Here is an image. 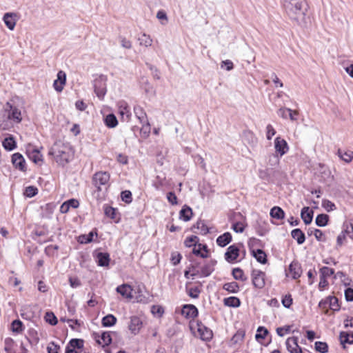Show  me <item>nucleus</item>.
<instances>
[{
  "label": "nucleus",
  "instance_id": "obj_1",
  "mask_svg": "<svg viewBox=\"0 0 353 353\" xmlns=\"http://www.w3.org/2000/svg\"><path fill=\"white\" fill-rule=\"evenodd\" d=\"M283 6L291 20L299 25L305 23L308 8L306 0H283Z\"/></svg>",
  "mask_w": 353,
  "mask_h": 353
},
{
  "label": "nucleus",
  "instance_id": "obj_2",
  "mask_svg": "<svg viewBox=\"0 0 353 353\" xmlns=\"http://www.w3.org/2000/svg\"><path fill=\"white\" fill-rule=\"evenodd\" d=\"M48 154L53 156L59 165L64 166L70 161L72 157V150L68 144H65L61 141H57L50 148Z\"/></svg>",
  "mask_w": 353,
  "mask_h": 353
},
{
  "label": "nucleus",
  "instance_id": "obj_3",
  "mask_svg": "<svg viewBox=\"0 0 353 353\" xmlns=\"http://www.w3.org/2000/svg\"><path fill=\"white\" fill-rule=\"evenodd\" d=\"M216 261L215 259H210L205 263V264L201 268V270L198 269V263L192 262L190 269L192 270V273L191 276L192 279L195 276H199L200 277L209 276L214 271V267L216 265Z\"/></svg>",
  "mask_w": 353,
  "mask_h": 353
},
{
  "label": "nucleus",
  "instance_id": "obj_4",
  "mask_svg": "<svg viewBox=\"0 0 353 353\" xmlns=\"http://www.w3.org/2000/svg\"><path fill=\"white\" fill-rule=\"evenodd\" d=\"M7 105L9 106L10 110L8 111L5 110L0 114V127L3 130L6 129L8 127V125L4 123L6 118L9 120H12L16 123H20L22 120L20 110L15 106H12L9 103H7Z\"/></svg>",
  "mask_w": 353,
  "mask_h": 353
},
{
  "label": "nucleus",
  "instance_id": "obj_5",
  "mask_svg": "<svg viewBox=\"0 0 353 353\" xmlns=\"http://www.w3.org/2000/svg\"><path fill=\"white\" fill-rule=\"evenodd\" d=\"M107 79H108L105 75L101 74L94 81V92L98 97V98L101 100L103 99L105 95L106 94Z\"/></svg>",
  "mask_w": 353,
  "mask_h": 353
},
{
  "label": "nucleus",
  "instance_id": "obj_6",
  "mask_svg": "<svg viewBox=\"0 0 353 353\" xmlns=\"http://www.w3.org/2000/svg\"><path fill=\"white\" fill-rule=\"evenodd\" d=\"M110 177V174L107 172H96L92 178L93 183L99 191L102 190L101 186H104L107 189Z\"/></svg>",
  "mask_w": 353,
  "mask_h": 353
},
{
  "label": "nucleus",
  "instance_id": "obj_7",
  "mask_svg": "<svg viewBox=\"0 0 353 353\" xmlns=\"http://www.w3.org/2000/svg\"><path fill=\"white\" fill-rule=\"evenodd\" d=\"M252 284L256 288L262 289L265 285V273L259 270L252 271Z\"/></svg>",
  "mask_w": 353,
  "mask_h": 353
},
{
  "label": "nucleus",
  "instance_id": "obj_8",
  "mask_svg": "<svg viewBox=\"0 0 353 353\" xmlns=\"http://www.w3.org/2000/svg\"><path fill=\"white\" fill-rule=\"evenodd\" d=\"M274 148L281 157L286 154L289 150L286 141L279 137H276L274 140Z\"/></svg>",
  "mask_w": 353,
  "mask_h": 353
},
{
  "label": "nucleus",
  "instance_id": "obj_9",
  "mask_svg": "<svg viewBox=\"0 0 353 353\" xmlns=\"http://www.w3.org/2000/svg\"><path fill=\"white\" fill-rule=\"evenodd\" d=\"M239 256V249L236 245L229 246L225 253V259L229 263H232Z\"/></svg>",
  "mask_w": 353,
  "mask_h": 353
},
{
  "label": "nucleus",
  "instance_id": "obj_10",
  "mask_svg": "<svg viewBox=\"0 0 353 353\" xmlns=\"http://www.w3.org/2000/svg\"><path fill=\"white\" fill-rule=\"evenodd\" d=\"M286 347L291 353H302L301 347L298 345L297 337H290L286 341Z\"/></svg>",
  "mask_w": 353,
  "mask_h": 353
},
{
  "label": "nucleus",
  "instance_id": "obj_11",
  "mask_svg": "<svg viewBox=\"0 0 353 353\" xmlns=\"http://www.w3.org/2000/svg\"><path fill=\"white\" fill-rule=\"evenodd\" d=\"M198 314V310L194 305H184L181 310V314L187 319H194Z\"/></svg>",
  "mask_w": 353,
  "mask_h": 353
},
{
  "label": "nucleus",
  "instance_id": "obj_12",
  "mask_svg": "<svg viewBox=\"0 0 353 353\" xmlns=\"http://www.w3.org/2000/svg\"><path fill=\"white\" fill-rule=\"evenodd\" d=\"M12 163L15 168L19 169L21 171L26 170V161L20 153L17 152L12 154Z\"/></svg>",
  "mask_w": 353,
  "mask_h": 353
},
{
  "label": "nucleus",
  "instance_id": "obj_13",
  "mask_svg": "<svg viewBox=\"0 0 353 353\" xmlns=\"http://www.w3.org/2000/svg\"><path fill=\"white\" fill-rule=\"evenodd\" d=\"M197 325H198L197 331L201 336V339L203 341H210L213 336L212 331L210 329H209L208 327H205L201 323H198Z\"/></svg>",
  "mask_w": 353,
  "mask_h": 353
},
{
  "label": "nucleus",
  "instance_id": "obj_14",
  "mask_svg": "<svg viewBox=\"0 0 353 353\" xmlns=\"http://www.w3.org/2000/svg\"><path fill=\"white\" fill-rule=\"evenodd\" d=\"M142 327V321L141 319L136 316H132L130 319V324L128 325V328L130 330L131 333L133 334H137L140 331Z\"/></svg>",
  "mask_w": 353,
  "mask_h": 353
},
{
  "label": "nucleus",
  "instance_id": "obj_15",
  "mask_svg": "<svg viewBox=\"0 0 353 353\" xmlns=\"http://www.w3.org/2000/svg\"><path fill=\"white\" fill-rule=\"evenodd\" d=\"M17 14L12 12H7L3 16V21L8 29L12 30L16 25Z\"/></svg>",
  "mask_w": 353,
  "mask_h": 353
},
{
  "label": "nucleus",
  "instance_id": "obj_16",
  "mask_svg": "<svg viewBox=\"0 0 353 353\" xmlns=\"http://www.w3.org/2000/svg\"><path fill=\"white\" fill-rule=\"evenodd\" d=\"M314 212L309 207H303L301 212V217L305 225L312 223Z\"/></svg>",
  "mask_w": 353,
  "mask_h": 353
},
{
  "label": "nucleus",
  "instance_id": "obj_17",
  "mask_svg": "<svg viewBox=\"0 0 353 353\" xmlns=\"http://www.w3.org/2000/svg\"><path fill=\"white\" fill-rule=\"evenodd\" d=\"M96 258L99 266L106 267L109 265L110 258L108 252H99L97 254Z\"/></svg>",
  "mask_w": 353,
  "mask_h": 353
},
{
  "label": "nucleus",
  "instance_id": "obj_18",
  "mask_svg": "<svg viewBox=\"0 0 353 353\" xmlns=\"http://www.w3.org/2000/svg\"><path fill=\"white\" fill-rule=\"evenodd\" d=\"M289 270L294 279L299 278L302 273L301 265L297 261H292L289 266Z\"/></svg>",
  "mask_w": 353,
  "mask_h": 353
},
{
  "label": "nucleus",
  "instance_id": "obj_19",
  "mask_svg": "<svg viewBox=\"0 0 353 353\" xmlns=\"http://www.w3.org/2000/svg\"><path fill=\"white\" fill-rule=\"evenodd\" d=\"M28 154L30 159H31L34 163L40 164L43 162V156L38 149L33 148L32 151L28 150Z\"/></svg>",
  "mask_w": 353,
  "mask_h": 353
},
{
  "label": "nucleus",
  "instance_id": "obj_20",
  "mask_svg": "<svg viewBox=\"0 0 353 353\" xmlns=\"http://www.w3.org/2000/svg\"><path fill=\"white\" fill-rule=\"evenodd\" d=\"M252 254L261 264H265L268 261L267 255L261 249L252 250Z\"/></svg>",
  "mask_w": 353,
  "mask_h": 353
},
{
  "label": "nucleus",
  "instance_id": "obj_21",
  "mask_svg": "<svg viewBox=\"0 0 353 353\" xmlns=\"http://www.w3.org/2000/svg\"><path fill=\"white\" fill-rule=\"evenodd\" d=\"M193 212L190 207L185 205L179 212V218L184 221H188L191 219Z\"/></svg>",
  "mask_w": 353,
  "mask_h": 353
},
{
  "label": "nucleus",
  "instance_id": "obj_22",
  "mask_svg": "<svg viewBox=\"0 0 353 353\" xmlns=\"http://www.w3.org/2000/svg\"><path fill=\"white\" fill-rule=\"evenodd\" d=\"M117 292L119 293L121 296L127 299H132V289L131 287L128 284H123L119 285L117 289Z\"/></svg>",
  "mask_w": 353,
  "mask_h": 353
},
{
  "label": "nucleus",
  "instance_id": "obj_23",
  "mask_svg": "<svg viewBox=\"0 0 353 353\" xmlns=\"http://www.w3.org/2000/svg\"><path fill=\"white\" fill-rule=\"evenodd\" d=\"M232 241V235L230 232H227L220 235L216 239V243L220 247H225L229 244Z\"/></svg>",
  "mask_w": 353,
  "mask_h": 353
},
{
  "label": "nucleus",
  "instance_id": "obj_24",
  "mask_svg": "<svg viewBox=\"0 0 353 353\" xmlns=\"http://www.w3.org/2000/svg\"><path fill=\"white\" fill-rule=\"evenodd\" d=\"M134 112L137 118L140 121V123H145V121L146 120H148L147 114H146L145 110H143V108L141 105H136L134 107Z\"/></svg>",
  "mask_w": 353,
  "mask_h": 353
},
{
  "label": "nucleus",
  "instance_id": "obj_25",
  "mask_svg": "<svg viewBox=\"0 0 353 353\" xmlns=\"http://www.w3.org/2000/svg\"><path fill=\"white\" fill-rule=\"evenodd\" d=\"M291 236L294 239L296 240L299 245L303 244L305 241V234L299 228L294 229L291 232Z\"/></svg>",
  "mask_w": 353,
  "mask_h": 353
},
{
  "label": "nucleus",
  "instance_id": "obj_26",
  "mask_svg": "<svg viewBox=\"0 0 353 353\" xmlns=\"http://www.w3.org/2000/svg\"><path fill=\"white\" fill-rule=\"evenodd\" d=\"M194 229L200 230V233L201 234H206L209 232V228L205 225V221L201 219L197 221V222L194 224L191 228L192 232H196Z\"/></svg>",
  "mask_w": 353,
  "mask_h": 353
},
{
  "label": "nucleus",
  "instance_id": "obj_27",
  "mask_svg": "<svg viewBox=\"0 0 353 353\" xmlns=\"http://www.w3.org/2000/svg\"><path fill=\"white\" fill-rule=\"evenodd\" d=\"M223 303L228 307H238L241 305V301L236 296H230L223 299Z\"/></svg>",
  "mask_w": 353,
  "mask_h": 353
},
{
  "label": "nucleus",
  "instance_id": "obj_28",
  "mask_svg": "<svg viewBox=\"0 0 353 353\" xmlns=\"http://www.w3.org/2000/svg\"><path fill=\"white\" fill-rule=\"evenodd\" d=\"M337 154L340 159L346 163H350L353 160V152L350 150L343 151L341 149L338 150Z\"/></svg>",
  "mask_w": 353,
  "mask_h": 353
},
{
  "label": "nucleus",
  "instance_id": "obj_29",
  "mask_svg": "<svg viewBox=\"0 0 353 353\" xmlns=\"http://www.w3.org/2000/svg\"><path fill=\"white\" fill-rule=\"evenodd\" d=\"M104 123L107 127L113 128L118 125V120L114 114H109L104 118Z\"/></svg>",
  "mask_w": 353,
  "mask_h": 353
},
{
  "label": "nucleus",
  "instance_id": "obj_30",
  "mask_svg": "<svg viewBox=\"0 0 353 353\" xmlns=\"http://www.w3.org/2000/svg\"><path fill=\"white\" fill-rule=\"evenodd\" d=\"M270 216L278 220H281L285 216V212L284 211L278 206H274L270 210Z\"/></svg>",
  "mask_w": 353,
  "mask_h": 353
},
{
  "label": "nucleus",
  "instance_id": "obj_31",
  "mask_svg": "<svg viewBox=\"0 0 353 353\" xmlns=\"http://www.w3.org/2000/svg\"><path fill=\"white\" fill-rule=\"evenodd\" d=\"M117 323V318L112 314H108L103 317L101 323L103 327H111Z\"/></svg>",
  "mask_w": 353,
  "mask_h": 353
},
{
  "label": "nucleus",
  "instance_id": "obj_32",
  "mask_svg": "<svg viewBox=\"0 0 353 353\" xmlns=\"http://www.w3.org/2000/svg\"><path fill=\"white\" fill-rule=\"evenodd\" d=\"M223 289L228 291L230 293L236 294L239 290V286L236 282L232 281L225 283L223 286Z\"/></svg>",
  "mask_w": 353,
  "mask_h": 353
},
{
  "label": "nucleus",
  "instance_id": "obj_33",
  "mask_svg": "<svg viewBox=\"0 0 353 353\" xmlns=\"http://www.w3.org/2000/svg\"><path fill=\"white\" fill-rule=\"evenodd\" d=\"M119 114H121V119L123 121H129L130 117H131V112L130 110L129 107L125 105H121L119 107Z\"/></svg>",
  "mask_w": 353,
  "mask_h": 353
},
{
  "label": "nucleus",
  "instance_id": "obj_34",
  "mask_svg": "<svg viewBox=\"0 0 353 353\" xmlns=\"http://www.w3.org/2000/svg\"><path fill=\"white\" fill-rule=\"evenodd\" d=\"M3 148L8 151H11L16 148V142L13 137L5 138L2 142Z\"/></svg>",
  "mask_w": 353,
  "mask_h": 353
},
{
  "label": "nucleus",
  "instance_id": "obj_35",
  "mask_svg": "<svg viewBox=\"0 0 353 353\" xmlns=\"http://www.w3.org/2000/svg\"><path fill=\"white\" fill-rule=\"evenodd\" d=\"M97 236V233L94 231L90 232L88 234H83L79 236V242L80 243H89L93 241L94 236Z\"/></svg>",
  "mask_w": 353,
  "mask_h": 353
},
{
  "label": "nucleus",
  "instance_id": "obj_36",
  "mask_svg": "<svg viewBox=\"0 0 353 353\" xmlns=\"http://www.w3.org/2000/svg\"><path fill=\"white\" fill-rule=\"evenodd\" d=\"M329 221V216L326 214H318L315 219V223L319 227L325 226Z\"/></svg>",
  "mask_w": 353,
  "mask_h": 353
},
{
  "label": "nucleus",
  "instance_id": "obj_37",
  "mask_svg": "<svg viewBox=\"0 0 353 353\" xmlns=\"http://www.w3.org/2000/svg\"><path fill=\"white\" fill-rule=\"evenodd\" d=\"M101 340H97V342L103 346L110 345L112 343L110 332H103L101 335Z\"/></svg>",
  "mask_w": 353,
  "mask_h": 353
},
{
  "label": "nucleus",
  "instance_id": "obj_38",
  "mask_svg": "<svg viewBox=\"0 0 353 353\" xmlns=\"http://www.w3.org/2000/svg\"><path fill=\"white\" fill-rule=\"evenodd\" d=\"M138 41L140 46H143L145 47H149L152 43V39H151L150 36L145 33L139 37Z\"/></svg>",
  "mask_w": 353,
  "mask_h": 353
},
{
  "label": "nucleus",
  "instance_id": "obj_39",
  "mask_svg": "<svg viewBox=\"0 0 353 353\" xmlns=\"http://www.w3.org/2000/svg\"><path fill=\"white\" fill-rule=\"evenodd\" d=\"M232 276L234 279L236 280L245 281L248 279L247 276H245L243 271L239 268H236L233 269Z\"/></svg>",
  "mask_w": 353,
  "mask_h": 353
},
{
  "label": "nucleus",
  "instance_id": "obj_40",
  "mask_svg": "<svg viewBox=\"0 0 353 353\" xmlns=\"http://www.w3.org/2000/svg\"><path fill=\"white\" fill-rule=\"evenodd\" d=\"M340 343L343 346V349L346 348L345 344H351V339H350V334L346 332H341L339 334Z\"/></svg>",
  "mask_w": 353,
  "mask_h": 353
},
{
  "label": "nucleus",
  "instance_id": "obj_41",
  "mask_svg": "<svg viewBox=\"0 0 353 353\" xmlns=\"http://www.w3.org/2000/svg\"><path fill=\"white\" fill-rule=\"evenodd\" d=\"M329 307L333 311H339L340 305L339 304V299L336 296H328Z\"/></svg>",
  "mask_w": 353,
  "mask_h": 353
},
{
  "label": "nucleus",
  "instance_id": "obj_42",
  "mask_svg": "<svg viewBox=\"0 0 353 353\" xmlns=\"http://www.w3.org/2000/svg\"><path fill=\"white\" fill-rule=\"evenodd\" d=\"M314 348L316 351L321 353H326L328 352V345L325 342L316 341Z\"/></svg>",
  "mask_w": 353,
  "mask_h": 353
},
{
  "label": "nucleus",
  "instance_id": "obj_43",
  "mask_svg": "<svg viewBox=\"0 0 353 353\" xmlns=\"http://www.w3.org/2000/svg\"><path fill=\"white\" fill-rule=\"evenodd\" d=\"M334 274V270L326 266L322 267L320 269V276L327 279Z\"/></svg>",
  "mask_w": 353,
  "mask_h": 353
},
{
  "label": "nucleus",
  "instance_id": "obj_44",
  "mask_svg": "<svg viewBox=\"0 0 353 353\" xmlns=\"http://www.w3.org/2000/svg\"><path fill=\"white\" fill-rule=\"evenodd\" d=\"M322 207L328 212L336 209L335 204L328 199H323Z\"/></svg>",
  "mask_w": 353,
  "mask_h": 353
},
{
  "label": "nucleus",
  "instance_id": "obj_45",
  "mask_svg": "<svg viewBox=\"0 0 353 353\" xmlns=\"http://www.w3.org/2000/svg\"><path fill=\"white\" fill-rule=\"evenodd\" d=\"M44 318L46 321L51 325H55L58 323L57 319L53 312H46Z\"/></svg>",
  "mask_w": 353,
  "mask_h": 353
},
{
  "label": "nucleus",
  "instance_id": "obj_46",
  "mask_svg": "<svg viewBox=\"0 0 353 353\" xmlns=\"http://www.w3.org/2000/svg\"><path fill=\"white\" fill-rule=\"evenodd\" d=\"M268 330L265 327L260 326L257 329L255 337L256 340H259L260 339H263L268 334Z\"/></svg>",
  "mask_w": 353,
  "mask_h": 353
},
{
  "label": "nucleus",
  "instance_id": "obj_47",
  "mask_svg": "<svg viewBox=\"0 0 353 353\" xmlns=\"http://www.w3.org/2000/svg\"><path fill=\"white\" fill-rule=\"evenodd\" d=\"M192 253L196 256H199L203 259L208 257V254L202 252L201 247L199 246V243H194V246L192 249Z\"/></svg>",
  "mask_w": 353,
  "mask_h": 353
},
{
  "label": "nucleus",
  "instance_id": "obj_48",
  "mask_svg": "<svg viewBox=\"0 0 353 353\" xmlns=\"http://www.w3.org/2000/svg\"><path fill=\"white\" fill-rule=\"evenodd\" d=\"M69 344L72 347V349H81L83 347V341L79 339H72L70 341Z\"/></svg>",
  "mask_w": 353,
  "mask_h": 353
},
{
  "label": "nucleus",
  "instance_id": "obj_49",
  "mask_svg": "<svg viewBox=\"0 0 353 353\" xmlns=\"http://www.w3.org/2000/svg\"><path fill=\"white\" fill-rule=\"evenodd\" d=\"M121 200L126 203H130L132 200V193L130 190H124L121 193Z\"/></svg>",
  "mask_w": 353,
  "mask_h": 353
},
{
  "label": "nucleus",
  "instance_id": "obj_50",
  "mask_svg": "<svg viewBox=\"0 0 353 353\" xmlns=\"http://www.w3.org/2000/svg\"><path fill=\"white\" fill-rule=\"evenodd\" d=\"M104 213L106 216L114 219L116 218V209L111 206H105Z\"/></svg>",
  "mask_w": 353,
  "mask_h": 353
},
{
  "label": "nucleus",
  "instance_id": "obj_51",
  "mask_svg": "<svg viewBox=\"0 0 353 353\" xmlns=\"http://www.w3.org/2000/svg\"><path fill=\"white\" fill-rule=\"evenodd\" d=\"M138 295L136 296V300L139 303H146L148 302V298L141 294L142 290L140 285L137 288Z\"/></svg>",
  "mask_w": 353,
  "mask_h": 353
},
{
  "label": "nucleus",
  "instance_id": "obj_52",
  "mask_svg": "<svg viewBox=\"0 0 353 353\" xmlns=\"http://www.w3.org/2000/svg\"><path fill=\"white\" fill-rule=\"evenodd\" d=\"M38 192V190L34 186H28L26 188L24 194L28 197H32L35 196Z\"/></svg>",
  "mask_w": 353,
  "mask_h": 353
},
{
  "label": "nucleus",
  "instance_id": "obj_53",
  "mask_svg": "<svg viewBox=\"0 0 353 353\" xmlns=\"http://www.w3.org/2000/svg\"><path fill=\"white\" fill-rule=\"evenodd\" d=\"M12 330L15 332H20L23 330V323L20 320H14L12 323Z\"/></svg>",
  "mask_w": 353,
  "mask_h": 353
},
{
  "label": "nucleus",
  "instance_id": "obj_54",
  "mask_svg": "<svg viewBox=\"0 0 353 353\" xmlns=\"http://www.w3.org/2000/svg\"><path fill=\"white\" fill-rule=\"evenodd\" d=\"M345 235H348L351 239H353V225L352 224H344L343 230Z\"/></svg>",
  "mask_w": 353,
  "mask_h": 353
},
{
  "label": "nucleus",
  "instance_id": "obj_55",
  "mask_svg": "<svg viewBox=\"0 0 353 353\" xmlns=\"http://www.w3.org/2000/svg\"><path fill=\"white\" fill-rule=\"evenodd\" d=\"M151 312L159 317H161L164 313L163 307L160 305H152L151 307Z\"/></svg>",
  "mask_w": 353,
  "mask_h": 353
},
{
  "label": "nucleus",
  "instance_id": "obj_56",
  "mask_svg": "<svg viewBox=\"0 0 353 353\" xmlns=\"http://www.w3.org/2000/svg\"><path fill=\"white\" fill-rule=\"evenodd\" d=\"M199 240L198 237L196 236H191L188 237L185 241L184 244L186 247H192L194 246V243H197V241Z\"/></svg>",
  "mask_w": 353,
  "mask_h": 353
},
{
  "label": "nucleus",
  "instance_id": "obj_57",
  "mask_svg": "<svg viewBox=\"0 0 353 353\" xmlns=\"http://www.w3.org/2000/svg\"><path fill=\"white\" fill-rule=\"evenodd\" d=\"M142 123V128L141 129V132L143 133L145 136L148 137L150 132V124L148 120L145 121V123Z\"/></svg>",
  "mask_w": 353,
  "mask_h": 353
},
{
  "label": "nucleus",
  "instance_id": "obj_58",
  "mask_svg": "<svg viewBox=\"0 0 353 353\" xmlns=\"http://www.w3.org/2000/svg\"><path fill=\"white\" fill-rule=\"evenodd\" d=\"M232 228L236 233H242L245 227L243 223L237 221L233 223Z\"/></svg>",
  "mask_w": 353,
  "mask_h": 353
},
{
  "label": "nucleus",
  "instance_id": "obj_59",
  "mask_svg": "<svg viewBox=\"0 0 353 353\" xmlns=\"http://www.w3.org/2000/svg\"><path fill=\"white\" fill-rule=\"evenodd\" d=\"M60 346L54 342H51L47 347L48 353H59Z\"/></svg>",
  "mask_w": 353,
  "mask_h": 353
},
{
  "label": "nucleus",
  "instance_id": "obj_60",
  "mask_svg": "<svg viewBox=\"0 0 353 353\" xmlns=\"http://www.w3.org/2000/svg\"><path fill=\"white\" fill-rule=\"evenodd\" d=\"M314 235L319 241H325L326 239L323 232L319 229H314Z\"/></svg>",
  "mask_w": 353,
  "mask_h": 353
},
{
  "label": "nucleus",
  "instance_id": "obj_61",
  "mask_svg": "<svg viewBox=\"0 0 353 353\" xmlns=\"http://www.w3.org/2000/svg\"><path fill=\"white\" fill-rule=\"evenodd\" d=\"M282 304L286 308H290L292 304V299L290 294L285 295L282 299Z\"/></svg>",
  "mask_w": 353,
  "mask_h": 353
},
{
  "label": "nucleus",
  "instance_id": "obj_62",
  "mask_svg": "<svg viewBox=\"0 0 353 353\" xmlns=\"http://www.w3.org/2000/svg\"><path fill=\"white\" fill-rule=\"evenodd\" d=\"M119 41L121 45L123 48L126 49H130L132 48V43L130 40L127 39L125 37H119Z\"/></svg>",
  "mask_w": 353,
  "mask_h": 353
},
{
  "label": "nucleus",
  "instance_id": "obj_63",
  "mask_svg": "<svg viewBox=\"0 0 353 353\" xmlns=\"http://www.w3.org/2000/svg\"><path fill=\"white\" fill-rule=\"evenodd\" d=\"M276 134V130L272 125L268 124L266 127V137L267 139L270 140L272 137Z\"/></svg>",
  "mask_w": 353,
  "mask_h": 353
},
{
  "label": "nucleus",
  "instance_id": "obj_64",
  "mask_svg": "<svg viewBox=\"0 0 353 353\" xmlns=\"http://www.w3.org/2000/svg\"><path fill=\"white\" fill-rule=\"evenodd\" d=\"M345 297L347 301H353V289L348 288L345 290Z\"/></svg>",
  "mask_w": 353,
  "mask_h": 353
}]
</instances>
